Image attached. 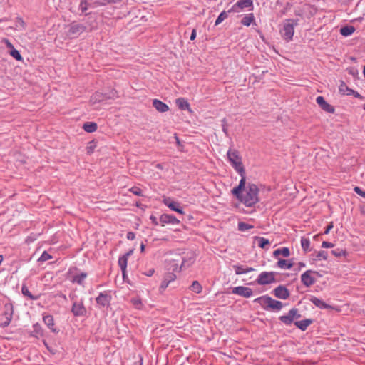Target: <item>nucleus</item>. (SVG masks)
<instances>
[{
	"label": "nucleus",
	"instance_id": "obj_1",
	"mask_svg": "<svg viewBox=\"0 0 365 365\" xmlns=\"http://www.w3.org/2000/svg\"><path fill=\"white\" fill-rule=\"evenodd\" d=\"M232 193L247 207H252L259 201L257 186L252 183L246 185V178L243 176L239 185L232 189Z\"/></svg>",
	"mask_w": 365,
	"mask_h": 365
},
{
	"label": "nucleus",
	"instance_id": "obj_2",
	"mask_svg": "<svg viewBox=\"0 0 365 365\" xmlns=\"http://www.w3.org/2000/svg\"><path fill=\"white\" fill-rule=\"evenodd\" d=\"M254 302L259 304L265 310L279 311L283 307V304L280 301L275 300L267 295L257 297Z\"/></svg>",
	"mask_w": 365,
	"mask_h": 365
},
{
	"label": "nucleus",
	"instance_id": "obj_3",
	"mask_svg": "<svg viewBox=\"0 0 365 365\" xmlns=\"http://www.w3.org/2000/svg\"><path fill=\"white\" fill-rule=\"evenodd\" d=\"M227 158L229 161L234 167L235 170L240 175L241 178L245 177V170L242 163V159L240 156L239 152L236 150L230 149L227 151Z\"/></svg>",
	"mask_w": 365,
	"mask_h": 365
},
{
	"label": "nucleus",
	"instance_id": "obj_4",
	"mask_svg": "<svg viewBox=\"0 0 365 365\" xmlns=\"http://www.w3.org/2000/svg\"><path fill=\"white\" fill-rule=\"evenodd\" d=\"M297 25V21L295 20L287 19L284 22L281 34L285 40L289 41L292 39L294 34V26Z\"/></svg>",
	"mask_w": 365,
	"mask_h": 365
},
{
	"label": "nucleus",
	"instance_id": "obj_5",
	"mask_svg": "<svg viewBox=\"0 0 365 365\" xmlns=\"http://www.w3.org/2000/svg\"><path fill=\"white\" fill-rule=\"evenodd\" d=\"M256 282L260 285L274 283L275 282V274L273 272H262L259 274Z\"/></svg>",
	"mask_w": 365,
	"mask_h": 365
},
{
	"label": "nucleus",
	"instance_id": "obj_6",
	"mask_svg": "<svg viewBox=\"0 0 365 365\" xmlns=\"http://www.w3.org/2000/svg\"><path fill=\"white\" fill-rule=\"evenodd\" d=\"M14 314V306L11 303H6L3 307L2 315L5 320L2 322L4 327H7L12 318Z\"/></svg>",
	"mask_w": 365,
	"mask_h": 365
},
{
	"label": "nucleus",
	"instance_id": "obj_7",
	"mask_svg": "<svg viewBox=\"0 0 365 365\" xmlns=\"http://www.w3.org/2000/svg\"><path fill=\"white\" fill-rule=\"evenodd\" d=\"M71 312L75 317H83L86 314V309L82 299L78 301H73L71 307Z\"/></svg>",
	"mask_w": 365,
	"mask_h": 365
},
{
	"label": "nucleus",
	"instance_id": "obj_8",
	"mask_svg": "<svg viewBox=\"0 0 365 365\" xmlns=\"http://www.w3.org/2000/svg\"><path fill=\"white\" fill-rule=\"evenodd\" d=\"M299 317H300V315L298 314L297 309H292L289 310V312L286 315L281 316L279 317V319L284 324L289 325V324H292V322H293V320L295 318H299Z\"/></svg>",
	"mask_w": 365,
	"mask_h": 365
},
{
	"label": "nucleus",
	"instance_id": "obj_9",
	"mask_svg": "<svg viewBox=\"0 0 365 365\" xmlns=\"http://www.w3.org/2000/svg\"><path fill=\"white\" fill-rule=\"evenodd\" d=\"M232 293L246 298H249L253 294V292L251 288L243 286L234 287Z\"/></svg>",
	"mask_w": 365,
	"mask_h": 365
},
{
	"label": "nucleus",
	"instance_id": "obj_10",
	"mask_svg": "<svg viewBox=\"0 0 365 365\" xmlns=\"http://www.w3.org/2000/svg\"><path fill=\"white\" fill-rule=\"evenodd\" d=\"M159 222L162 226H165L167 224L175 225L180 223V220H178L175 216L168 214L161 215L159 218Z\"/></svg>",
	"mask_w": 365,
	"mask_h": 365
},
{
	"label": "nucleus",
	"instance_id": "obj_11",
	"mask_svg": "<svg viewBox=\"0 0 365 365\" xmlns=\"http://www.w3.org/2000/svg\"><path fill=\"white\" fill-rule=\"evenodd\" d=\"M272 292H273V294L277 298H279L281 299H287V298H289V297L290 295L289 290L284 286H282V285H279L277 287H276L275 289H274Z\"/></svg>",
	"mask_w": 365,
	"mask_h": 365
},
{
	"label": "nucleus",
	"instance_id": "obj_12",
	"mask_svg": "<svg viewBox=\"0 0 365 365\" xmlns=\"http://www.w3.org/2000/svg\"><path fill=\"white\" fill-rule=\"evenodd\" d=\"M105 1L103 0H81L80 7L83 11L87 10L88 7H96L98 5L104 4Z\"/></svg>",
	"mask_w": 365,
	"mask_h": 365
},
{
	"label": "nucleus",
	"instance_id": "obj_13",
	"mask_svg": "<svg viewBox=\"0 0 365 365\" xmlns=\"http://www.w3.org/2000/svg\"><path fill=\"white\" fill-rule=\"evenodd\" d=\"M163 203L173 211H175L180 214L184 213L182 208L180 206V204L169 197L165 198L163 200Z\"/></svg>",
	"mask_w": 365,
	"mask_h": 365
},
{
	"label": "nucleus",
	"instance_id": "obj_14",
	"mask_svg": "<svg viewBox=\"0 0 365 365\" xmlns=\"http://www.w3.org/2000/svg\"><path fill=\"white\" fill-rule=\"evenodd\" d=\"M312 271L307 270L301 275V281L302 284L309 287L315 282V279L311 275Z\"/></svg>",
	"mask_w": 365,
	"mask_h": 365
},
{
	"label": "nucleus",
	"instance_id": "obj_15",
	"mask_svg": "<svg viewBox=\"0 0 365 365\" xmlns=\"http://www.w3.org/2000/svg\"><path fill=\"white\" fill-rule=\"evenodd\" d=\"M316 102L317 104L325 111L333 113L334 112V108L332 106L329 104L322 96H317L316 98Z\"/></svg>",
	"mask_w": 365,
	"mask_h": 365
},
{
	"label": "nucleus",
	"instance_id": "obj_16",
	"mask_svg": "<svg viewBox=\"0 0 365 365\" xmlns=\"http://www.w3.org/2000/svg\"><path fill=\"white\" fill-rule=\"evenodd\" d=\"M110 296L106 293H100L96 297V302L101 307H106L110 304Z\"/></svg>",
	"mask_w": 365,
	"mask_h": 365
},
{
	"label": "nucleus",
	"instance_id": "obj_17",
	"mask_svg": "<svg viewBox=\"0 0 365 365\" xmlns=\"http://www.w3.org/2000/svg\"><path fill=\"white\" fill-rule=\"evenodd\" d=\"M87 277V274L86 272H81L79 274H76L73 275L71 281L72 283L78 284L81 286L84 287L83 282Z\"/></svg>",
	"mask_w": 365,
	"mask_h": 365
},
{
	"label": "nucleus",
	"instance_id": "obj_18",
	"mask_svg": "<svg viewBox=\"0 0 365 365\" xmlns=\"http://www.w3.org/2000/svg\"><path fill=\"white\" fill-rule=\"evenodd\" d=\"M44 324L50 329L52 332H58L55 328L54 320L53 316L48 314L44 315L43 317Z\"/></svg>",
	"mask_w": 365,
	"mask_h": 365
},
{
	"label": "nucleus",
	"instance_id": "obj_19",
	"mask_svg": "<svg viewBox=\"0 0 365 365\" xmlns=\"http://www.w3.org/2000/svg\"><path fill=\"white\" fill-rule=\"evenodd\" d=\"M153 106L160 113H165L169 110V107L167 104L158 99L153 100Z\"/></svg>",
	"mask_w": 365,
	"mask_h": 365
},
{
	"label": "nucleus",
	"instance_id": "obj_20",
	"mask_svg": "<svg viewBox=\"0 0 365 365\" xmlns=\"http://www.w3.org/2000/svg\"><path fill=\"white\" fill-rule=\"evenodd\" d=\"M233 269L235 272V274L237 275L242 274H247L248 272H251L255 271V269L252 267H245L240 264H235L233 265Z\"/></svg>",
	"mask_w": 365,
	"mask_h": 365
},
{
	"label": "nucleus",
	"instance_id": "obj_21",
	"mask_svg": "<svg viewBox=\"0 0 365 365\" xmlns=\"http://www.w3.org/2000/svg\"><path fill=\"white\" fill-rule=\"evenodd\" d=\"M311 302L314 304L316 307L320 309H329L330 306L326 304L323 300L316 297H312L310 299Z\"/></svg>",
	"mask_w": 365,
	"mask_h": 365
},
{
	"label": "nucleus",
	"instance_id": "obj_22",
	"mask_svg": "<svg viewBox=\"0 0 365 365\" xmlns=\"http://www.w3.org/2000/svg\"><path fill=\"white\" fill-rule=\"evenodd\" d=\"M279 255H282L284 257H288L290 255V251L288 247H282L277 249L273 252V256L277 258Z\"/></svg>",
	"mask_w": 365,
	"mask_h": 365
},
{
	"label": "nucleus",
	"instance_id": "obj_23",
	"mask_svg": "<svg viewBox=\"0 0 365 365\" xmlns=\"http://www.w3.org/2000/svg\"><path fill=\"white\" fill-rule=\"evenodd\" d=\"M175 103H176L177 106L180 109H181L182 110H190V105H189L187 101L185 100V98H179L176 99Z\"/></svg>",
	"mask_w": 365,
	"mask_h": 365
},
{
	"label": "nucleus",
	"instance_id": "obj_24",
	"mask_svg": "<svg viewBox=\"0 0 365 365\" xmlns=\"http://www.w3.org/2000/svg\"><path fill=\"white\" fill-rule=\"evenodd\" d=\"M235 5L240 9L250 8V10H252L253 9L252 0H239Z\"/></svg>",
	"mask_w": 365,
	"mask_h": 365
},
{
	"label": "nucleus",
	"instance_id": "obj_25",
	"mask_svg": "<svg viewBox=\"0 0 365 365\" xmlns=\"http://www.w3.org/2000/svg\"><path fill=\"white\" fill-rule=\"evenodd\" d=\"M277 265L282 269H290L293 264L286 259H279Z\"/></svg>",
	"mask_w": 365,
	"mask_h": 365
},
{
	"label": "nucleus",
	"instance_id": "obj_26",
	"mask_svg": "<svg viewBox=\"0 0 365 365\" xmlns=\"http://www.w3.org/2000/svg\"><path fill=\"white\" fill-rule=\"evenodd\" d=\"M355 31V28L353 26H346L341 27L340 29V34L344 36H351Z\"/></svg>",
	"mask_w": 365,
	"mask_h": 365
},
{
	"label": "nucleus",
	"instance_id": "obj_27",
	"mask_svg": "<svg viewBox=\"0 0 365 365\" xmlns=\"http://www.w3.org/2000/svg\"><path fill=\"white\" fill-rule=\"evenodd\" d=\"M255 21V16L253 14L250 13L245 16L241 21L242 24L246 26H249L252 23Z\"/></svg>",
	"mask_w": 365,
	"mask_h": 365
},
{
	"label": "nucleus",
	"instance_id": "obj_28",
	"mask_svg": "<svg viewBox=\"0 0 365 365\" xmlns=\"http://www.w3.org/2000/svg\"><path fill=\"white\" fill-rule=\"evenodd\" d=\"M106 98H107V97H106L105 95L97 92V93H95L94 94H93L92 96L91 97V102L94 104L98 102L103 101V100H105Z\"/></svg>",
	"mask_w": 365,
	"mask_h": 365
},
{
	"label": "nucleus",
	"instance_id": "obj_29",
	"mask_svg": "<svg viewBox=\"0 0 365 365\" xmlns=\"http://www.w3.org/2000/svg\"><path fill=\"white\" fill-rule=\"evenodd\" d=\"M311 323H312L311 319H304V320L296 322L295 325L301 330L304 331L307 329V328L309 327V325Z\"/></svg>",
	"mask_w": 365,
	"mask_h": 365
},
{
	"label": "nucleus",
	"instance_id": "obj_30",
	"mask_svg": "<svg viewBox=\"0 0 365 365\" xmlns=\"http://www.w3.org/2000/svg\"><path fill=\"white\" fill-rule=\"evenodd\" d=\"M83 129L85 131L88 133H93L97 130V125L95 123L89 122L86 123L83 126Z\"/></svg>",
	"mask_w": 365,
	"mask_h": 365
},
{
	"label": "nucleus",
	"instance_id": "obj_31",
	"mask_svg": "<svg viewBox=\"0 0 365 365\" xmlns=\"http://www.w3.org/2000/svg\"><path fill=\"white\" fill-rule=\"evenodd\" d=\"M128 263V255H123L118 259V265L123 273L125 272Z\"/></svg>",
	"mask_w": 365,
	"mask_h": 365
},
{
	"label": "nucleus",
	"instance_id": "obj_32",
	"mask_svg": "<svg viewBox=\"0 0 365 365\" xmlns=\"http://www.w3.org/2000/svg\"><path fill=\"white\" fill-rule=\"evenodd\" d=\"M33 335L38 337L43 336V330L41 325L38 323L34 324L33 326Z\"/></svg>",
	"mask_w": 365,
	"mask_h": 365
},
{
	"label": "nucleus",
	"instance_id": "obj_33",
	"mask_svg": "<svg viewBox=\"0 0 365 365\" xmlns=\"http://www.w3.org/2000/svg\"><path fill=\"white\" fill-rule=\"evenodd\" d=\"M256 240L258 242L259 247L262 249L266 248V246L269 245L270 244L269 240L264 237H257Z\"/></svg>",
	"mask_w": 365,
	"mask_h": 365
},
{
	"label": "nucleus",
	"instance_id": "obj_34",
	"mask_svg": "<svg viewBox=\"0 0 365 365\" xmlns=\"http://www.w3.org/2000/svg\"><path fill=\"white\" fill-rule=\"evenodd\" d=\"M21 292L24 296L28 297L29 299L36 300L38 299V296H34L31 294L29 289L26 285H23L21 288Z\"/></svg>",
	"mask_w": 365,
	"mask_h": 365
},
{
	"label": "nucleus",
	"instance_id": "obj_35",
	"mask_svg": "<svg viewBox=\"0 0 365 365\" xmlns=\"http://www.w3.org/2000/svg\"><path fill=\"white\" fill-rule=\"evenodd\" d=\"M190 289L197 294H200L202 292V287L197 281H194L190 286Z\"/></svg>",
	"mask_w": 365,
	"mask_h": 365
},
{
	"label": "nucleus",
	"instance_id": "obj_36",
	"mask_svg": "<svg viewBox=\"0 0 365 365\" xmlns=\"http://www.w3.org/2000/svg\"><path fill=\"white\" fill-rule=\"evenodd\" d=\"M301 246H302V249L305 252H307L309 250V246H310V241H309V240L308 238H306V237H302V239H301Z\"/></svg>",
	"mask_w": 365,
	"mask_h": 365
},
{
	"label": "nucleus",
	"instance_id": "obj_37",
	"mask_svg": "<svg viewBox=\"0 0 365 365\" xmlns=\"http://www.w3.org/2000/svg\"><path fill=\"white\" fill-rule=\"evenodd\" d=\"M132 304L138 309H142L143 307V304L142 303V301L140 298H133L131 299Z\"/></svg>",
	"mask_w": 365,
	"mask_h": 365
},
{
	"label": "nucleus",
	"instance_id": "obj_38",
	"mask_svg": "<svg viewBox=\"0 0 365 365\" xmlns=\"http://www.w3.org/2000/svg\"><path fill=\"white\" fill-rule=\"evenodd\" d=\"M16 29L23 30L25 29V22L21 18H16L15 21Z\"/></svg>",
	"mask_w": 365,
	"mask_h": 365
},
{
	"label": "nucleus",
	"instance_id": "obj_39",
	"mask_svg": "<svg viewBox=\"0 0 365 365\" xmlns=\"http://www.w3.org/2000/svg\"><path fill=\"white\" fill-rule=\"evenodd\" d=\"M252 228H253V225H249L243 222H240L238 223V230L240 231L245 232Z\"/></svg>",
	"mask_w": 365,
	"mask_h": 365
},
{
	"label": "nucleus",
	"instance_id": "obj_40",
	"mask_svg": "<svg viewBox=\"0 0 365 365\" xmlns=\"http://www.w3.org/2000/svg\"><path fill=\"white\" fill-rule=\"evenodd\" d=\"M52 258V256L48 254L47 252L44 251L42 255H41V257L38 258V261L39 262H44Z\"/></svg>",
	"mask_w": 365,
	"mask_h": 365
},
{
	"label": "nucleus",
	"instance_id": "obj_41",
	"mask_svg": "<svg viewBox=\"0 0 365 365\" xmlns=\"http://www.w3.org/2000/svg\"><path fill=\"white\" fill-rule=\"evenodd\" d=\"M227 17V14L225 11H222L220 14L217 18L215 24L219 25Z\"/></svg>",
	"mask_w": 365,
	"mask_h": 365
},
{
	"label": "nucleus",
	"instance_id": "obj_42",
	"mask_svg": "<svg viewBox=\"0 0 365 365\" xmlns=\"http://www.w3.org/2000/svg\"><path fill=\"white\" fill-rule=\"evenodd\" d=\"M82 31V27L79 25H73L70 29L71 35L74 36L77 33H79Z\"/></svg>",
	"mask_w": 365,
	"mask_h": 365
},
{
	"label": "nucleus",
	"instance_id": "obj_43",
	"mask_svg": "<svg viewBox=\"0 0 365 365\" xmlns=\"http://www.w3.org/2000/svg\"><path fill=\"white\" fill-rule=\"evenodd\" d=\"M10 55L17 61L22 60V57H21V54L15 48H13L12 50L10 51Z\"/></svg>",
	"mask_w": 365,
	"mask_h": 365
},
{
	"label": "nucleus",
	"instance_id": "obj_44",
	"mask_svg": "<svg viewBox=\"0 0 365 365\" xmlns=\"http://www.w3.org/2000/svg\"><path fill=\"white\" fill-rule=\"evenodd\" d=\"M163 279L166 280L168 283L170 284L172 282L175 280L176 276L174 273L169 272L164 277Z\"/></svg>",
	"mask_w": 365,
	"mask_h": 365
},
{
	"label": "nucleus",
	"instance_id": "obj_45",
	"mask_svg": "<svg viewBox=\"0 0 365 365\" xmlns=\"http://www.w3.org/2000/svg\"><path fill=\"white\" fill-rule=\"evenodd\" d=\"M129 191L137 196L143 195V190L138 187H133L129 189Z\"/></svg>",
	"mask_w": 365,
	"mask_h": 365
},
{
	"label": "nucleus",
	"instance_id": "obj_46",
	"mask_svg": "<svg viewBox=\"0 0 365 365\" xmlns=\"http://www.w3.org/2000/svg\"><path fill=\"white\" fill-rule=\"evenodd\" d=\"M327 257H328L327 252L324 251V250H321V251L318 252V253L316 255L317 259H318L319 260H321V259L326 260L327 259Z\"/></svg>",
	"mask_w": 365,
	"mask_h": 365
},
{
	"label": "nucleus",
	"instance_id": "obj_47",
	"mask_svg": "<svg viewBox=\"0 0 365 365\" xmlns=\"http://www.w3.org/2000/svg\"><path fill=\"white\" fill-rule=\"evenodd\" d=\"M344 87L346 88V94L347 95H351L352 94V93H355V91L352 89H350L349 88L345 83H342L340 86H339V91L342 93H344Z\"/></svg>",
	"mask_w": 365,
	"mask_h": 365
},
{
	"label": "nucleus",
	"instance_id": "obj_48",
	"mask_svg": "<svg viewBox=\"0 0 365 365\" xmlns=\"http://www.w3.org/2000/svg\"><path fill=\"white\" fill-rule=\"evenodd\" d=\"M222 128L224 133L227 136L228 135V128L227 123L225 118L222 120Z\"/></svg>",
	"mask_w": 365,
	"mask_h": 365
},
{
	"label": "nucleus",
	"instance_id": "obj_49",
	"mask_svg": "<svg viewBox=\"0 0 365 365\" xmlns=\"http://www.w3.org/2000/svg\"><path fill=\"white\" fill-rule=\"evenodd\" d=\"M331 253L336 257H341L344 255V252L342 250L336 249L331 251Z\"/></svg>",
	"mask_w": 365,
	"mask_h": 365
},
{
	"label": "nucleus",
	"instance_id": "obj_50",
	"mask_svg": "<svg viewBox=\"0 0 365 365\" xmlns=\"http://www.w3.org/2000/svg\"><path fill=\"white\" fill-rule=\"evenodd\" d=\"M354 190L356 194L365 198V191H363L359 187H354Z\"/></svg>",
	"mask_w": 365,
	"mask_h": 365
},
{
	"label": "nucleus",
	"instance_id": "obj_51",
	"mask_svg": "<svg viewBox=\"0 0 365 365\" xmlns=\"http://www.w3.org/2000/svg\"><path fill=\"white\" fill-rule=\"evenodd\" d=\"M322 247L324 248H331L334 247V244L327 241H323L322 243Z\"/></svg>",
	"mask_w": 365,
	"mask_h": 365
},
{
	"label": "nucleus",
	"instance_id": "obj_52",
	"mask_svg": "<svg viewBox=\"0 0 365 365\" xmlns=\"http://www.w3.org/2000/svg\"><path fill=\"white\" fill-rule=\"evenodd\" d=\"M169 284H170L168 283V282L163 279V280L160 284V289L162 291L165 290L168 287Z\"/></svg>",
	"mask_w": 365,
	"mask_h": 365
},
{
	"label": "nucleus",
	"instance_id": "obj_53",
	"mask_svg": "<svg viewBox=\"0 0 365 365\" xmlns=\"http://www.w3.org/2000/svg\"><path fill=\"white\" fill-rule=\"evenodd\" d=\"M135 233H134V232H128L127 233V239H128V240H134V239H135Z\"/></svg>",
	"mask_w": 365,
	"mask_h": 365
},
{
	"label": "nucleus",
	"instance_id": "obj_54",
	"mask_svg": "<svg viewBox=\"0 0 365 365\" xmlns=\"http://www.w3.org/2000/svg\"><path fill=\"white\" fill-rule=\"evenodd\" d=\"M196 35H197L196 29H192V33H191L190 40H191V41L195 40V38H196Z\"/></svg>",
	"mask_w": 365,
	"mask_h": 365
},
{
	"label": "nucleus",
	"instance_id": "obj_55",
	"mask_svg": "<svg viewBox=\"0 0 365 365\" xmlns=\"http://www.w3.org/2000/svg\"><path fill=\"white\" fill-rule=\"evenodd\" d=\"M4 42L6 45V46L10 48L11 50H12L13 48H14V46L12 45V43L7 39H5L4 40Z\"/></svg>",
	"mask_w": 365,
	"mask_h": 365
},
{
	"label": "nucleus",
	"instance_id": "obj_56",
	"mask_svg": "<svg viewBox=\"0 0 365 365\" xmlns=\"http://www.w3.org/2000/svg\"><path fill=\"white\" fill-rule=\"evenodd\" d=\"M333 228V223L331 222L326 228L325 231H324V234H328L330 230Z\"/></svg>",
	"mask_w": 365,
	"mask_h": 365
},
{
	"label": "nucleus",
	"instance_id": "obj_57",
	"mask_svg": "<svg viewBox=\"0 0 365 365\" xmlns=\"http://www.w3.org/2000/svg\"><path fill=\"white\" fill-rule=\"evenodd\" d=\"M154 273V269H148V271H146L144 274L148 276V277H150Z\"/></svg>",
	"mask_w": 365,
	"mask_h": 365
},
{
	"label": "nucleus",
	"instance_id": "obj_58",
	"mask_svg": "<svg viewBox=\"0 0 365 365\" xmlns=\"http://www.w3.org/2000/svg\"><path fill=\"white\" fill-rule=\"evenodd\" d=\"M150 219L155 225H157L158 224L156 217L151 215Z\"/></svg>",
	"mask_w": 365,
	"mask_h": 365
},
{
	"label": "nucleus",
	"instance_id": "obj_59",
	"mask_svg": "<svg viewBox=\"0 0 365 365\" xmlns=\"http://www.w3.org/2000/svg\"><path fill=\"white\" fill-rule=\"evenodd\" d=\"M352 94H353L356 98H361V95H360L358 92H356V91H355V93H352Z\"/></svg>",
	"mask_w": 365,
	"mask_h": 365
},
{
	"label": "nucleus",
	"instance_id": "obj_60",
	"mask_svg": "<svg viewBox=\"0 0 365 365\" xmlns=\"http://www.w3.org/2000/svg\"><path fill=\"white\" fill-rule=\"evenodd\" d=\"M298 265H299V268H302V267H305V264H304V263H303V262H299V263L298 264Z\"/></svg>",
	"mask_w": 365,
	"mask_h": 365
},
{
	"label": "nucleus",
	"instance_id": "obj_61",
	"mask_svg": "<svg viewBox=\"0 0 365 365\" xmlns=\"http://www.w3.org/2000/svg\"><path fill=\"white\" fill-rule=\"evenodd\" d=\"M144 250H145V245L143 244H141V245H140V250H141V252H143Z\"/></svg>",
	"mask_w": 365,
	"mask_h": 365
},
{
	"label": "nucleus",
	"instance_id": "obj_62",
	"mask_svg": "<svg viewBox=\"0 0 365 365\" xmlns=\"http://www.w3.org/2000/svg\"><path fill=\"white\" fill-rule=\"evenodd\" d=\"M133 253V250H130L128 252H127L125 255H128V257Z\"/></svg>",
	"mask_w": 365,
	"mask_h": 365
},
{
	"label": "nucleus",
	"instance_id": "obj_63",
	"mask_svg": "<svg viewBox=\"0 0 365 365\" xmlns=\"http://www.w3.org/2000/svg\"><path fill=\"white\" fill-rule=\"evenodd\" d=\"M69 297L71 299V300L73 301L76 296L74 294H71Z\"/></svg>",
	"mask_w": 365,
	"mask_h": 365
},
{
	"label": "nucleus",
	"instance_id": "obj_64",
	"mask_svg": "<svg viewBox=\"0 0 365 365\" xmlns=\"http://www.w3.org/2000/svg\"><path fill=\"white\" fill-rule=\"evenodd\" d=\"M363 74H364V78H365V66L364 67V69H363Z\"/></svg>",
	"mask_w": 365,
	"mask_h": 365
}]
</instances>
